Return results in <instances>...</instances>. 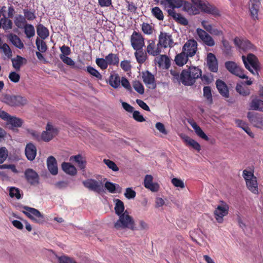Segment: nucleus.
Listing matches in <instances>:
<instances>
[{
	"label": "nucleus",
	"mask_w": 263,
	"mask_h": 263,
	"mask_svg": "<svg viewBox=\"0 0 263 263\" xmlns=\"http://www.w3.org/2000/svg\"><path fill=\"white\" fill-rule=\"evenodd\" d=\"M8 156V151L5 147H0V164L3 163Z\"/></svg>",
	"instance_id": "nucleus-61"
},
{
	"label": "nucleus",
	"mask_w": 263,
	"mask_h": 263,
	"mask_svg": "<svg viewBox=\"0 0 263 263\" xmlns=\"http://www.w3.org/2000/svg\"><path fill=\"white\" fill-rule=\"evenodd\" d=\"M180 137L182 139L184 142L185 143L186 145L192 147L193 148L199 152L201 149V146L199 143L196 141L195 140L191 138L185 134H181Z\"/></svg>",
	"instance_id": "nucleus-24"
},
{
	"label": "nucleus",
	"mask_w": 263,
	"mask_h": 263,
	"mask_svg": "<svg viewBox=\"0 0 263 263\" xmlns=\"http://www.w3.org/2000/svg\"><path fill=\"white\" fill-rule=\"evenodd\" d=\"M103 162L107 166V167L112 171L117 172L119 171L118 167L114 161L109 159H104Z\"/></svg>",
	"instance_id": "nucleus-60"
},
{
	"label": "nucleus",
	"mask_w": 263,
	"mask_h": 263,
	"mask_svg": "<svg viewBox=\"0 0 263 263\" xmlns=\"http://www.w3.org/2000/svg\"><path fill=\"white\" fill-rule=\"evenodd\" d=\"M70 160H73L77 162L78 164V166L81 170H83L85 167V162L83 160L82 156L80 155L70 157Z\"/></svg>",
	"instance_id": "nucleus-48"
},
{
	"label": "nucleus",
	"mask_w": 263,
	"mask_h": 263,
	"mask_svg": "<svg viewBox=\"0 0 263 263\" xmlns=\"http://www.w3.org/2000/svg\"><path fill=\"white\" fill-rule=\"evenodd\" d=\"M7 123L13 127H20L23 123V121L21 118L11 116Z\"/></svg>",
	"instance_id": "nucleus-43"
},
{
	"label": "nucleus",
	"mask_w": 263,
	"mask_h": 263,
	"mask_svg": "<svg viewBox=\"0 0 263 263\" xmlns=\"http://www.w3.org/2000/svg\"><path fill=\"white\" fill-rule=\"evenodd\" d=\"M7 38L16 48L20 49H22L24 48V46L23 43L17 35L11 33L7 35Z\"/></svg>",
	"instance_id": "nucleus-31"
},
{
	"label": "nucleus",
	"mask_w": 263,
	"mask_h": 263,
	"mask_svg": "<svg viewBox=\"0 0 263 263\" xmlns=\"http://www.w3.org/2000/svg\"><path fill=\"white\" fill-rule=\"evenodd\" d=\"M25 178L27 181L32 185H36L39 183V176L32 168H27L24 172Z\"/></svg>",
	"instance_id": "nucleus-15"
},
{
	"label": "nucleus",
	"mask_w": 263,
	"mask_h": 263,
	"mask_svg": "<svg viewBox=\"0 0 263 263\" xmlns=\"http://www.w3.org/2000/svg\"><path fill=\"white\" fill-rule=\"evenodd\" d=\"M188 71L190 72L193 81L201 77L202 71L200 69L196 67H190Z\"/></svg>",
	"instance_id": "nucleus-46"
},
{
	"label": "nucleus",
	"mask_w": 263,
	"mask_h": 263,
	"mask_svg": "<svg viewBox=\"0 0 263 263\" xmlns=\"http://www.w3.org/2000/svg\"><path fill=\"white\" fill-rule=\"evenodd\" d=\"M222 205H218L214 211V214L216 221L218 223H222L223 217L228 215L229 206L223 201H221Z\"/></svg>",
	"instance_id": "nucleus-8"
},
{
	"label": "nucleus",
	"mask_w": 263,
	"mask_h": 263,
	"mask_svg": "<svg viewBox=\"0 0 263 263\" xmlns=\"http://www.w3.org/2000/svg\"><path fill=\"white\" fill-rule=\"evenodd\" d=\"M187 122L191 125L194 129L197 135L200 138L205 141H209V138L208 136L204 133L201 127L192 119H189Z\"/></svg>",
	"instance_id": "nucleus-26"
},
{
	"label": "nucleus",
	"mask_w": 263,
	"mask_h": 263,
	"mask_svg": "<svg viewBox=\"0 0 263 263\" xmlns=\"http://www.w3.org/2000/svg\"><path fill=\"white\" fill-rule=\"evenodd\" d=\"M9 195L11 197H15L17 199L22 198L20 190L17 187H11L9 190Z\"/></svg>",
	"instance_id": "nucleus-55"
},
{
	"label": "nucleus",
	"mask_w": 263,
	"mask_h": 263,
	"mask_svg": "<svg viewBox=\"0 0 263 263\" xmlns=\"http://www.w3.org/2000/svg\"><path fill=\"white\" fill-rule=\"evenodd\" d=\"M135 50H136V52H135V56L138 63L139 64L144 63L147 58V52L146 51H144L143 50V48Z\"/></svg>",
	"instance_id": "nucleus-35"
},
{
	"label": "nucleus",
	"mask_w": 263,
	"mask_h": 263,
	"mask_svg": "<svg viewBox=\"0 0 263 263\" xmlns=\"http://www.w3.org/2000/svg\"><path fill=\"white\" fill-rule=\"evenodd\" d=\"M25 152L26 156L29 160H33L36 155L35 146L32 143H28L26 146Z\"/></svg>",
	"instance_id": "nucleus-28"
},
{
	"label": "nucleus",
	"mask_w": 263,
	"mask_h": 263,
	"mask_svg": "<svg viewBox=\"0 0 263 263\" xmlns=\"http://www.w3.org/2000/svg\"><path fill=\"white\" fill-rule=\"evenodd\" d=\"M165 2L168 5L171 9H174L175 8H180L182 5L183 1L181 0H165Z\"/></svg>",
	"instance_id": "nucleus-52"
},
{
	"label": "nucleus",
	"mask_w": 263,
	"mask_h": 263,
	"mask_svg": "<svg viewBox=\"0 0 263 263\" xmlns=\"http://www.w3.org/2000/svg\"><path fill=\"white\" fill-rule=\"evenodd\" d=\"M25 211L23 213L33 222L37 223H43L45 222L44 216L37 209L24 206L23 208Z\"/></svg>",
	"instance_id": "nucleus-5"
},
{
	"label": "nucleus",
	"mask_w": 263,
	"mask_h": 263,
	"mask_svg": "<svg viewBox=\"0 0 263 263\" xmlns=\"http://www.w3.org/2000/svg\"><path fill=\"white\" fill-rule=\"evenodd\" d=\"M159 64L160 65L164 64L166 68H168L171 65L170 60L167 55H161L159 61Z\"/></svg>",
	"instance_id": "nucleus-59"
},
{
	"label": "nucleus",
	"mask_w": 263,
	"mask_h": 263,
	"mask_svg": "<svg viewBox=\"0 0 263 263\" xmlns=\"http://www.w3.org/2000/svg\"><path fill=\"white\" fill-rule=\"evenodd\" d=\"M58 133V129L50 122H48L46 126V130L42 133V140L49 142Z\"/></svg>",
	"instance_id": "nucleus-9"
},
{
	"label": "nucleus",
	"mask_w": 263,
	"mask_h": 263,
	"mask_svg": "<svg viewBox=\"0 0 263 263\" xmlns=\"http://www.w3.org/2000/svg\"><path fill=\"white\" fill-rule=\"evenodd\" d=\"M216 86L220 94L223 97L228 98L229 97V91L227 84L221 80H217L216 81Z\"/></svg>",
	"instance_id": "nucleus-27"
},
{
	"label": "nucleus",
	"mask_w": 263,
	"mask_h": 263,
	"mask_svg": "<svg viewBox=\"0 0 263 263\" xmlns=\"http://www.w3.org/2000/svg\"><path fill=\"white\" fill-rule=\"evenodd\" d=\"M105 188L111 193H115L116 191L117 193H121L122 191V187L118 184L113 183L109 181H106L104 185Z\"/></svg>",
	"instance_id": "nucleus-40"
},
{
	"label": "nucleus",
	"mask_w": 263,
	"mask_h": 263,
	"mask_svg": "<svg viewBox=\"0 0 263 263\" xmlns=\"http://www.w3.org/2000/svg\"><path fill=\"white\" fill-rule=\"evenodd\" d=\"M119 219L115 223L114 227L117 230L128 229L135 230V221L127 210L120 215Z\"/></svg>",
	"instance_id": "nucleus-3"
},
{
	"label": "nucleus",
	"mask_w": 263,
	"mask_h": 263,
	"mask_svg": "<svg viewBox=\"0 0 263 263\" xmlns=\"http://www.w3.org/2000/svg\"><path fill=\"white\" fill-rule=\"evenodd\" d=\"M5 102L11 106H21L27 104L28 100L21 96H7Z\"/></svg>",
	"instance_id": "nucleus-7"
},
{
	"label": "nucleus",
	"mask_w": 263,
	"mask_h": 263,
	"mask_svg": "<svg viewBox=\"0 0 263 263\" xmlns=\"http://www.w3.org/2000/svg\"><path fill=\"white\" fill-rule=\"evenodd\" d=\"M260 0H250L249 11L253 20L258 18V13L260 6Z\"/></svg>",
	"instance_id": "nucleus-20"
},
{
	"label": "nucleus",
	"mask_w": 263,
	"mask_h": 263,
	"mask_svg": "<svg viewBox=\"0 0 263 263\" xmlns=\"http://www.w3.org/2000/svg\"><path fill=\"white\" fill-rule=\"evenodd\" d=\"M197 43L194 39H190L184 44L182 51L189 57H193L197 51Z\"/></svg>",
	"instance_id": "nucleus-10"
},
{
	"label": "nucleus",
	"mask_w": 263,
	"mask_h": 263,
	"mask_svg": "<svg viewBox=\"0 0 263 263\" xmlns=\"http://www.w3.org/2000/svg\"><path fill=\"white\" fill-rule=\"evenodd\" d=\"M37 34L42 39L45 40L49 35L48 29L44 25L40 24L37 27Z\"/></svg>",
	"instance_id": "nucleus-41"
},
{
	"label": "nucleus",
	"mask_w": 263,
	"mask_h": 263,
	"mask_svg": "<svg viewBox=\"0 0 263 263\" xmlns=\"http://www.w3.org/2000/svg\"><path fill=\"white\" fill-rule=\"evenodd\" d=\"M0 19V28L2 27L5 31L11 30L13 27V22L10 17H6L5 13Z\"/></svg>",
	"instance_id": "nucleus-30"
},
{
	"label": "nucleus",
	"mask_w": 263,
	"mask_h": 263,
	"mask_svg": "<svg viewBox=\"0 0 263 263\" xmlns=\"http://www.w3.org/2000/svg\"><path fill=\"white\" fill-rule=\"evenodd\" d=\"M247 117L255 126L261 127L263 125V118L259 114L248 112Z\"/></svg>",
	"instance_id": "nucleus-21"
},
{
	"label": "nucleus",
	"mask_w": 263,
	"mask_h": 263,
	"mask_svg": "<svg viewBox=\"0 0 263 263\" xmlns=\"http://www.w3.org/2000/svg\"><path fill=\"white\" fill-rule=\"evenodd\" d=\"M226 68L232 74L241 79H248L244 73V70L237 63L234 61H227L224 63Z\"/></svg>",
	"instance_id": "nucleus-6"
},
{
	"label": "nucleus",
	"mask_w": 263,
	"mask_h": 263,
	"mask_svg": "<svg viewBox=\"0 0 263 263\" xmlns=\"http://www.w3.org/2000/svg\"><path fill=\"white\" fill-rule=\"evenodd\" d=\"M134 89L139 94L143 95L144 92V88L143 85L139 81H135L133 84Z\"/></svg>",
	"instance_id": "nucleus-56"
},
{
	"label": "nucleus",
	"mask_w": 263,
	"mask_h": 263,
	"mask_svg": "<svg viewBox=\"0 0 263 263\" xmlns=\"http://www.w3.org/2000/svg\"><path fill=\"white\" fill-rule=\"evenodd\" d=\"M136 192L132 189V187H127L125 190V192L124 193L125 197L128 199H134L136 197Z\"/></svg>",
	"instance_id": "nucleus-62"
},
{
	"label": "nucleus",
	"mask_w": 263,
	"mask_h": 263,
	"mask_svg": "<svg viewBox=\"0 0 263 263\" xmlns=\"http://www.w3.org/2000/svg\"><path fill=\"white\" fill-rule=\"evenodd\" d=\"M24 33L28 39H30L35 35V29L34 26L30 24H26L23 28Z\"/></svg>",
	"instance_id": "nucleus-44"
},
{
	"label": "nucleus",
	"mask_w": 263,
	"mask_h": 263,
	"mask_svg": "<svg viewBox=\"0 0 263 263\" xmlns=\"http://www.w3.org/2000/svg\"><path fill=\"white\" fill-rule=\"evenodd\" d=\"M189 58V57L182 51L181 53L176 55L174 61L178 66H182L187 63Z\"/></svg>",
	"instance_id": "nucleus-34"
},
{
	"label": "nucleus",
	"mask_w": 263,
	"mask_h": 263,
	"mask_svg": "<svg viewBox=\"0 0 263 263\" xmlns=\"http://www.w3.org/2000/svg\"><path fill=\"white\" fill-rule=\"evenodd\" d=\"M243 177L249 191L255 194H258V188L257 178L253 173L245 170L243 171Z\"/></svg>",
	"instance_id": "nucleus-4"
},
{
	"label": "nucleus",
	"mask_w": 263,
	"mask_h": 263,
	"mask_svg": "<svg viewBox=\"0 0 263 263\" xmlns=\"http://www.w3.org/2000/svg\"><path fill=\"white\" fill-rule=\"evenodd\" d=\"M23 11L24 14V16L25 17L26 20L33 21L36 18L34 11H31L28 9H24Z\"/></svg>",
	"instance_id": "nucleus-53"
},
{
	"label": "nucleus",
	"mask_w": 263,
	"mask_h": 263,
	"mask_svg": "<svg viewBox=\"0 0 263 263\" xmlns=\"http://www.w3.org/2000/svg\"><path fill=\"white\" fill-rule=\"evenodd\" d=\"M174 45L172 35L166 32H161L159 35L158 46L167 48L172 47Z\"/></svg>",
	"instance_id": "nucleus-13"
},
{
	"label": "nucleus",
	"mask_w": 263,
	"mask_h": 263,
	"mask_svg": "<svg viewBox=\"0 0 263 263\" xmlns=\"http://www.w3.org/2000/svg\"><path fill=\"white\" fill-rule=\"evenodd\" d=\"M206 64L209 69L213 72L218 71V62L215 55L212 53L207 54Z\"/></svg>",
	"instance_id": "nucleus-19"
},
{
	"label": "nucleus",
	"mask_w": 263,
	"mask_h": 263,
	"mask_svg": "<svg viewBox=\"0 0 263 263\" xmlns=\"http://www.w3.org/2000/svg\"><path fill=\"white\" fill-rule=\"evenodd\" d=\"M142 30L145 34H151L153 33V29L152 26L147 23H143L141 26Z\"/></svg>",
	"instance_id": "nucleus-64"
},
{
	"label": "nucleus",
	"mask_w": 263,
	"mask_h": 263,
	"mask_svg": "<svg viewBox=\"0 0 263 263\" xmlns=\"http://www.w3.org/2000/svg\"><path fill=\"white\" fill-rule=\"evenodd\" d=\"M36 45L37 49L41 52H45L47 50V47L46 43L39 38H37L36 40Z\"/></svg>",
	"instance_id": "nucleus-54"
},
{
	"label": "nucleus",
	"mask_w": 263,
	"mask_h": 263,
	"mask_svg": "<svg viewBox=\"0 0 263 263\" xmlns=\"http://www.w3.org/2000/svg\"><path fill=\"white\" fill-rule=\"evenodd\" d=\"M153 177L151 175H146L144 179V186L150 191L155 192L159 189V185L158 183L153 182Z\"/></svg>",
	"instance_id": "nucleus-18"
},
{
	"label": "nucleus",
	"mask_w": 263,
	"mask_h": 263,
	"mask_svg": "<svg viewBox=\"0 0 263 263\" xmlns=\"http://www.w3.org/2000/svg\"><path fill=\"white\" fill-rule=\"evenodd\" d=\"M116 204L115 207V210L116 214L118 215H120L123 214L124 212V205L123 201L119 199H117L115 200Z\"/></svg>",
	"instance_id": "nucleus-47"
},
{
	"label": "nucleus",
	"mask_w": 263,
	"mask_h": 263,
	"mask_svg": "<svg viewBox=\"0 0 263 263\" xmlns=\"http://www.w3.org/2000/svg\"><path fill=\"white\" fill-rule=\"evenodd\" d=\"M130 43L134 49H140L145 46L144 37L141 33L135 31L130 36Z\"/></svg>",
	"instance_id": "nucleus-11"
},
{
	"label": "nucleus",
	"mask_w": 263,
	"mask_h": 263,
	"mask_svg": "<svg viewBox=\"0 0 263 263\" xmlns=\"http://www.w3.org/2000/svg\"><path fill=\"white\" fill-rule=\"evenodd\" d=\"M0 49L2 50L5 55L7 57L9 58L12 56V51L7 44L3 43L0 44Z\"/></svg>",
	"instance_id": "nucleus-58"
},
{
	"label": "nucleus",
	"mask_w": 263,
	"mask_h": 263,
	"mask_svg": "<svg viewBox=\"0 0 263 263\" xmlns=\"http://www.w3.org/2000/svg\"><path fill=\"white\" fill-rule=\"evenodd\" d=\"M153 15L159 21H162L164 18V15L162 10L158 7H155L152 9Z\"/></svg>",
	"instance_id": "nucleus-51"
},
{
	"label": "nucleus",
	"mask_w": 263,
	"mask_h": 263,
	"mask_svg": "<svg viewBox=\"0 0 263 263\" xmlns=\"http://www.w3.org/2000/svg\"><path fill=\"white\" fill-rule=\"evenodd\" d=\"M196 32L200 39L203 44L209 47H213L215 43L213 37L204 30L201 28H197Z\"/></svg>",
	"instance_id": "nucleus-14"
},
{
	"label": "nucleus",
	"mask_w": 263,
	"mask_h": 263,
	"mask_svg": "<svg viewBox=\"0 0 263 263\" xmlns=\"http://www.w3.org/2000/svg\"><path fill=\"white\" fill-rule=\"evenodd\" d=\"M142 79L144 83L148 88L154 89L156 88L157 84L155 82L154 76L149 71H146L143 72Z\"/></svg>",
	"instance_id": "nucleus-17"
},
{
	"label": "nucleus",
	"mask_w": 263,
	"mask_h": 263,
	"mask_svg": "<svg viewBox=\"0 0 263 263\" xmlns=\"http://www.w3.org/2000/svg\"><path fill=\"white\" fill-rule=\"evenodd\" d=\"M62 168L65 173L70 175H74L77 173L76 167L68 162H63L62 164Z\"/></svg>",
	"instance_id": "nucleus-38"
},
{
	"label": "nucleus",
	"mask_w": 263,
	"mask_h": 263,
	"mask_svg": "<svg viewBox=\"0 0 263 263\" xmlns=\"http://www.w3.org/2000/svg\"><path fill=\"white\" fill-rule=\"evenodd\" d=\"M167 13L176 22L184 26L188 25L187 20L180 13H176L174 9H168Z\"/></svg>",
	"instance_id": "nucleus-23"
},
{
	"label": "nucleus",
	"mask_w": 263,
	"mask_h": 263,
	"mask_svg": "<svg viewBox=\"0 0 263 263\" xmlns=\"http://www.w3.org/2000/svg\"><path fill=\"white\" fill-rule=\"evenodd\" d=\"M96 63L102 70L106 69L108 66L106 58H97Z\"/></svg>",
	"instance_id": "nucleus-57"
},
{
	"label": "nucleus",
	"mask_w": 263,
	"mask_h": 263,
	"mask_svg": "<svg viewBox=\"0 0 263 263\" xmlns=\"http://www.w3.org/2000/svg\"><path fill=\"white\" fill-rule=\"evenodd\" d=\"M236 91L240 95L243 96H248L250 94V90L247 88L244 87L241 85H237L236 87Z\"/></svg>",
	"instance_id": "nucleus-63"
},
{
	"label": "nucleus",
	"mask_w": 263,
	"mask_h": 263,
	"mask_svg": "<svg viewBox=\"0 0 263 263\" xmlns=\"http://www.w3.org/2000/svg\"><path fill=\"white\" fill-rule=\"evenodd\" d=\"M181 82L184 85L191 86L195 83V81H193V79L188 71L186 70H183L182 71V78Z\"/></svg>",
	"instance_id": "nucleus-32"
},
{
	"label": "nucleus",
	"mask_w": 263,
	"mask_h": 263,
	"mask_svg": "<svg viewBox=\"0 0 263 263\" xmlns=\"http://www.w3.org/2000/svg\"><path fill=\"white\" fill-rule=\"evenodd\" d=\"M241 58L245 68L253 75L259 77L260 66L257 58L253 54L249 53L247 57L242 55Z\"/></svg>",
	"instance_id": "nucleus-2"
},
{
	"label": "nucleus",
	"mask_w": 263,
	"mask_h": 263,
	"mask_svg": "<svg viewBox=\"0 0 263 263\" xmlns=\"http://www.w3.org/2000/svg\"><path fill=\"white\" fill-rule=\"evenodd\" d=\"M235 46L240 50L246 51L250 50H254V46L248 40L236 37L234 40Z\"/></svg>",
	"instance_id": "nucleus-12"
},
{
	"label": "nucleus",
	"mask_w": 263,
	"mask_h": 263,
	"mask_svg": "<svg viewBox=\"0 0 263 263\" xmlns=\"http://www.w3.org/2000/svg\"><path fill=\"white\" fill-rule=\"evenodd\" d=\"M187 122L191 125L194 129L197 135L200 138L205 141H209V138L208 136L204 133L201 127L192 119H189Z\"/></svg>",
	"instance_id": "nucleus-25"
},
{
	"label": "nucleus",
	"mask_w": 263,
	"mask_h": 263,
	"mask_svg": "<svg viewBox=\"0 0 263 263\" xmlns=\"http://www.w3.org/2000/svg\"><path fill=\"white\" fill-rule=\"evenodd\" d=\"M249 109L263 111V101L257 98L253 99L250 104Z\"/></svg>",
	"instance_id": "nucleus-36"
},
{
	"label": "nucleus",
	"mask_w": 263,
	"mask_h": 263,
	"mask_svg": "<svg viewBox=\"0 0 263 263\" xmlns=\"http://www.w3.org/2000/svg\"><path fill=\"white\" fill-rule=\"evenodd\" d=\"M27 60L25 58L20 55H17L16 58L12 59L13 67L16 70H20L21 66L23 64H26Z\"/></svg>",
	"instance_id": "nucleus-37"
},
{
	"label": "nucleus",
	"mask_w": 263,
	"mask_h": 263,
	"mask_svg": "<svg viewBox=\"0 0 263 263\" xmlns=\"http://www.w3.org/2000/svg\"><path fill=\"white\" fill-rule=\"evenodd\" d=\"M192 3L193 5L190 6L187 10L191 14H199L201 11L214 17L221 16L219 9L206 0H192Z\"/></svg>",
	"instance_id": "nucleus-1"
},
{
	"label": "nucleus",
	"mask_w": 263,
	"mask_h": 263,
	"mask_svg": "<svg viewBox=\"0 0 263 263\" xmlns=\"http://www.w3.org/2000/svg\"><path fill=\"white\" fill-rule=\"evenodd\" d=\"M105 58L108 65L117 66L119 63V58L117 54L110 53Z\"/></svg>",
	"instance_id": "nucleus-39"
},
{
	"label": "nucleus",
	"mask_w": 263,
	"mask_h": 263,
	"mask_svg": "<svg viewBox=\"0 0 263 263\" xmlns=\"http://www.w3.org/2000/svg\"><path fill=\"white\" fill-rule=\"evenodd\" d=\"M47 165L49 171L53 175H55L58 173L57 162L53 156H49L47 160Z\"/></svg>",
	"instance_id": "nucleus-29"
},
{
	"label": "nucleus",
	"mask_w": 263,
	"mask_h": 263,
	"mask_svg": "<svg viewBox=\"0 0 263 263\" xmlns=\"http://www.w3.org/2000/svg\"><path fill=\"white\" fill-rule=\"evenodd\" d=\"M87 72L89 73L92 77L96 78L98 80H102V76L99 72L98 70L93 68L91 66H88L87 67Z\"/></svg>",
	"instance_id": "nucleus-49"
},
{
	"label": "nucleus",
	"mask_w": 263,
	"mask_h": 263,
	"mask_svg": "<svg viewBox=\"0 0 263 263\" xmlns=\"http://www.w3.org/2000/svg\"><path fill=\"white\" fill-rule=\"evenodd\" d=\"M14 22L15 26L20 29L24 28L25 24H27L25 17L21 14L15 17Z\"/></svg>",
	"instance_id": "nucleus-45"
},
{
	"label": "nucleus",
	"mask_w": 263,
	"mask_h": 263,
	"mask_svg": "<svg viewBox=\"0 0 263 263\" xmlns=\"http://www.w3.org/2000/svg\"><path fill=\"white\" fill-rule=\"evenodd\" d=\"M170 73L173 77L172 80L174 83H180L182 78V72L181 73L179 71L176 69H171Z\"/></svg>",
	"instance_id": "nucleus-50"
},
{
	"label": "nucleus",
	"mask_w": 263,
	"mask_h": 263,
	"mask_svg": "<svg viewBox=\"0 0 263 263\" xmlns=\"http://www.w3.org/2000/svg\"><path fill=\"white\" fill-rule=\"evenodd\" d=\"M148 45L146 48V52L150 55L157 56L161 52L160 46H156L155 41L154 40H149L147 41Z\"/></svg>",
	"instance_id": "nucleus-22"
},
{
	"label": "nucleus",
	"mask_w": 263,
	"mask_h": 263,
	"mask_svg": "<svg viewBox=\"0 0 263 263\" xmlns=\"http://www.w3.org/2000/svg\"><path fill=\"white\" fill-rule=\"evenodd\" d=\"M85 187L89 190L100 193L103 191V185L101 182L97 181L92 179H87L83 182Z\"/></svg>",
	"instance_id": "nucleus-16"
},
{
	"label": "nucleus",
	"mask_w": 263,
	"mask_h": 263,
	"mask_svg": "<svg viewBox=\"0 0 263 263\" xmlns=\"http://www.w3.org/2000/svg\"><path fill=\"white\" fill-rule=\"evenodd\" d=\"M203 96L206 99L208 104L211 105L213 102V97L212 94V90L210 86H204L203 88Z\"/></svg>",
	"instance_id": "nucleus-42"
},
{
	"label": "nucleus",
	"mask_w": 263,
	"mask_h": 263,
	"mask_svg": "<svg viewBox=\"0 0 263 263\" xmlns=\"http://www.w3.org/2000/svg\"><path fill=\"white\" fill-rule=\"evenodd\" d=\"M109 83L114 88H119L121 84V79L119 75L117 73L111 74L109 78Z\"/></svg>",
	"instance_id": "nucleus-33"
}]
</instances>
